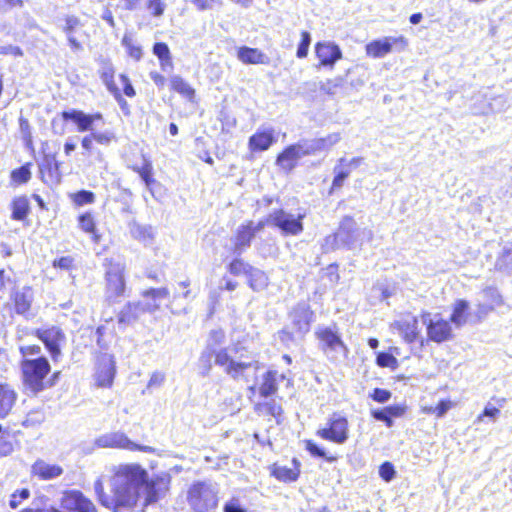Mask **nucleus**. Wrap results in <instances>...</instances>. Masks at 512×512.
<instances>
[{"label":"nucleus","mask_w":512,"mask_h":512,"mask_svg":"<svg viewBox=\"0 0 512 512\" xmlns=\"http://www.w3.org/2000/svg\"><path fill=\"white\" fill-rule=\"evenodd\" d=\"M421 322L426 325L428 338L436 343L448 341L452 337V327L449 321L442 319L439 315L432 317L431 313L421 314Z\"/></svg>","instance_id":"9d476101"},{"label":"nucleus","mask_w":512,"mask_h":512,"mask_svg":"<svg viewBox=\"0 0 512 512\" xmlns=\"http://www.w3.org/2000/svg\"><path fill=\"white\" fill-rule=\"evenodd\" d=\"M293 467L274 465L272 469V475L282 482H293L296 481L300 473V463L297 459L292 461Z\"/></svg>","instance_id":"cd10ccee"},{"label":"nucleus","mask_w":512,"mask_h":512,"mask_svg":"<svg viewBox=\"0 0 512 512\" xmlns=\"http://www.w3.org/2000/svg\"><path fill=\"white\" fill-rule=\"evenodd\" d=\"M105 267V301L108 304H114L125 294V263L120 260L106 259Z\"/></svg>","instance_id":"20e7f679"},{"label":"nucleus","mask_w":512,"mask_h":512,"mask_svg":"<svg viewBox=\"0 0 512 512\" xmlns=\"http://www.w3.org/2000/svg\"><path fill=\"white\" fill-rule=\"evenodd\" d=\"M311 44V35L307 31L301 33V41L298 45L296 55L298 58H305L308 54V49Z\"/></svg>","instance_id":"3c124183"},{"label":"nucleus","mask_w":512,"mask_h":512,"mask_svg":"<svg viewBox=\"0 0 512 512\" xmlns=\"http://www.w3.org/2000/svg\"><path fill=\"white\" fill-rule=\"evenodd\" d=\"M114 74L115 70L112 63L110 61H103L100 69V77L109 92L118 88L114 81Z\"/></svg>","instance_id":"72a5a7b5"},{"label":"nucleus","mask_w":512,"mask_h":512,"mask_svg":"<svg viewBox=\"0 0 512 512\" xmlns=\"http://www.w3.org/2000/svg\"><path fill=\"white\" fill-rule=\"evenodd\" d=\"M371 398L378 403H386L391 398V392L381 388H375Z\"/></svg>","instance_id":"4d7b16f0"},{"label":"nucleus","mask_w":512,"mask_h":512,"mask_svg":"<svg viewBox=\"0 0 512 512\" xmlns=\"http://www.w3.org/2000/svg\"><path fill=\"white\" fill-rule=\"evenodd\" d=\"M452 407L453 403L450 400H442L434 408L435 415L442 418Z\"/></svg>","instance_id":"0e129e2a"},{"label":"nucleus","mask_w":512,"mask_h":512,"mask_svg":"<svg viewBox=\"0 0 512 512\" xmlns=\"http://www.w3.org/2000/svg\"><path fill=\"white\" fill-rule=\"evenodd\" d=\"M341 140V134L331 133L326 137L316 138L311 140H303L309 155L315 154L320 151H328Z\"/></svg>","instance_id":"393cba45"},{"label":"nucleus","mask_w":512,"mask_h":512,"mask_svg":"<svg viewBox=\"0 0 512 512\" xmlns=\"http://www.w3.org/2000/svg\"><path fill=\"white\" fill-rule=\"evenodd\" d=\"M267 224H301L298 220H295L292 215L284 213L282 210L276 211L267 220Z\"/></svg>","instance_id":"a18cd8bd"},{"label":"nucleus","mask_w":512,"mask_h":512,"mask_svg":"<svg viewBox=\"0 0 512 512\" xmlns=\"http://www.w3.org/2000/svg\"><path fill=\"white\" fill-rule=\"evenodd\" d=\"M309 155L304 141L288 146L277 157L276 163L285 171H291L298 160Z\"/></svg>","instance_id":"a211bd4d"},{"label":"nucleus","mask_w":512,"mask_h":512,"mask_svg":"<svg viewBox=\"0 0 512 512\" xmlns=\"http://www.w3.org/2000/svg\"><path fill=\"white\" fill-rule=\"evenodd\" d=\"M30 164L27 163L11 172V180L16 184L27 183L31 178Z\"/></svg>","instance_id":"79ce46f5"},{"label":"nucleus","mask_w":512,"mask_h":512,"mask_svg":"<svg viewBox=\"0 0 512 512\" xmlns=\"http://www.w3.org/2000/svg\"><path fill=\"white\" fill-rule=\"evenodd\" d=\"M277 141L275 130L273 128H259L248 142L249 149L252 152L266 151Z\"/></svg>","instance_id":"412c9836"},{"label":"nucleus","mask_w":512,"mask_h":512,"mask_svg":"<svg viewBox=\"0 0 512 512\" xmlns=\"http://www.w3.org/2000/svg\"><path fill=\"white\" fill-rule=\"evenodd\" d=\"M292 333L303 337L310 331L311 323L314 320V312L306 302L298 303L289 313Z\"/></svg>","instance_id":"9b49d317"},{"label":"nucleus","mask_w":512,"mask_h":512,"mask_svg":"<svg viewBox=\"0 0 512 512\" xmlns=\"http://www.w3.org/2000/svg\"><path fill=\"white\" fill-rule=\"evenodd\" d=\"M496 267L503 271L512 269V243H506L503 246L502 252L496 261Z\"/></svg>","instance_id":"e433bc0d"},{"label":"nucleus","mask_w":512,"mask_h":512,"mask_svg":"<svg viewBox=\"0 0 512 512\" xmlns=\"http://www.w3.org/2000/svg\"><path fill=\"white\" fill-rule=\"evenodd\" d=\"M59 166L55 154L45 153L42 161L39 163L42 181L48 184L59 183L61 179Z\"/></svg>","instance_id":"aec40b11"},{"label":"nucleus","mask_w":512,"mask_h":512,"mask_svg":"<svg viewBox=\"0 0 512 512\" xmlns=\"http://www.w3.org/2000/svg\"><path fill=\"white\" fill-rule=\"evenodd\" d=\"M141 179L145 182L147 188H151V185L156 181L152 178V165L145 163L142 168L137 170Z\"/></svg>","instance_id":"5fc2aeb1"},{"label":"nucleus","mask_w":512,"mask_h":512,"mask_svg":"<svg viewBox=\"0 0 512 512\" xmlns=\"http://www.w3.org/2000/svg\"><path fill=\"white\" fill-rule=\"evenodd\" d=\"M50 369L49 361L45 357L23 359L21 371L25 389L33 394L42 391L44 389V379L50 372Z\"/></svg>","instance_id":"39448f33"},{"label":"nucleus","mask_w":512,"mask_h":512,"mask_svg":"<svg viewBox=\"0 0 512 512\" xmlns=\"http://www.w3.org/2000/svg\"><path fill=\"white\" fill-rule=\"evenodd\" d=\"M224 338L225 335L222 330H215L210 333L208 343L198 360L199 373L202 376L209 375L214 363L235 381L253 382L249 390L255 393L254 380L261 368L260 362L240 344L222 347Z\"/></svg>","instance_id":"f03ea898"},{"label":"nucleus","mask_w":512,"mask_h":512,"mask_svg":"<svg viewBox=\"0 0 512 512\" xmlns=\"http://www.w3.org/2000/svg\"><path fill=\"white\" fill-rule=\"evenodd\" d=\"M94 139H92L91 134L85 135L81 140V147L83 149L82 155L84 157H93L95 161L99 163L104 162L103 154L96 149L94 146Z\"/></svg>","instance_id":"473e14b6"},{"label":"nucleus","mask_w":512,"mask_h":512,"mask_svg":"<svg viewBox=\"0 0 512 512\" xmlns=\"http://www.w3.org/2000/svg\"><path fill=\"white\" fill-rule=\"evenodd\" d=\"M33 334L44 343L54 360L61 355L60 346L65 342L66 337L59 327L49 326L38 328L33 331Z\"/></svg>","instance_id":"f8f14e48"},{"label":"nucleus","mask_w":512,"mask_h":512,"mask_svg":"<svg viewBox=\"0 0 512 512\" xmlns=\"http://www.w3.org/2000/svg\"><path fill=\"white\" fill-rule=\"evenodd\" d=\"M251 269L252 266H250L248 263L244 262L242 259L239 258L234 259L228 266L229 272L235 276H239L242 274L247 276Z\"/></svg>","instance_id":"c03bdc74"},{"label":"nucleus","mask_w":512,"mask_h":512,"mask_svg":"<svg viewBox=\"0 0 512 512\" xmlns=\"http://www.w3.org/2000/svg\"><path fill=\"white\" fill-rule=\"evenodd\" d=\"M224 512H246V509L242 507L238 499H231L224 506Z\"/></svg>","instance_id":"774afa93"},{"label":"nucleus","mask_w":512,"mask_h":512,"mask_svg":"<svg viewBox=\"0 0 512 512\" xmlns=\"http://www.w3.org/2000/svg\"><path fill=\"white\" fill-rule=\"evenodd\" d=\"M95 445L100 448H116L130 451L138 450L146 453L155 452L153 447L136 444L122 432H111L103 434L95 440Z\"/></svg>","instance_id":"1a4fd4ad"},{"label":"nucleus","mask_w":512,"mask_h":512,"mask_svg":"<svg viewBox=\"0 0 512 512\" xmlns=\"http://www.w3.org/2000/svg\"><path fill=\"white\" fill-rule=\"evenodd\" d=\"M31 473L41 480H52L62 475L63 468L39 459L32 465Z\"/></svg>","instance_id":"b1692460"},{"label":"nucleus","mask_w":512,"mask_h":512,"mask_svg":"<svg viewBox=\"0 0 512 512\" xmlns=\"http://www.w3.org/2000/svg\"><path fill=\"white\" fill-rule=\"evenodd\" d=\"M30 496V491L26 488L21 489L19 491H15L9 500V506L12 509H16L19 507V505L22 503L23 500L28 499Z\"/></svg>","instance_id":"603ef678"},{"label":"nucleus","mask_w":512,"mask_h":512,"mask_svg":"<svg viewBox=\"0 0 512 512\" xmlns=\"http://www.w3.org/2000/svg\"><path fill=\"white\" fill-rule=\"evenodd\" d=\"M247 277L249 287L256 292L263 291L269 284L268 276L254 267H252Z\"/></svg>","instance_id":"2f4dec72"},{"label":"nucleus","mask_w":512,"mask_h":512,"mask_svg":"<svg viewBox=\"0 0 512 512\" xmlns=\"http://www.w3.org/2000/svg\"><path fill=\"white\" fill-rule=\"evenodd\" d=\"M119 80H120L121 84L123 85L124 94L130 98L134 97L136 95V92H135V89L132 86L128 76L125 74H120Z\"/></svg>","instance_id":"052dcab7"},{"label":"nucleus","mask_w":512,"mask_h":512,"mask_svg":"<svg viewBox=\"0 0 512 512\" xmlns=\"http://www.w3.org/2000/svg\"><path fill=\"white\" fill-rule=\"evenodd\" d=\"M29 210V202L26 197H18L12 204V216L14 220L22 221Z\"/></svg>","instance_id":"4c0bfd02"},{"label":"nucleus","mask_w":512,"mask_h":512,"mask_svg":"<svg viewBox=\"0 0 512 512\" xmlns=\"http://www.w3.org/2000/svg\"><path fill=\"white\" fill-rule=\"evenodd\" d=\"M315 335L319 340L320 349L331 361H338L340 357L347 358L349 349L341 339L336 325L319 326Z\"/></svg>","instance_id":"0eeeda50"},{"label":"nucleus","mask_w":512,"mask_h":512,"mask_svg":"<svg viewBox=\"0 0 512 512\" xmlns=\"http://www.w3.org/2000/svg\"><path fill=\"white\" fill-rule=\"evenodd\" d=\"M238 59L244 64H269V57L256 48L241 47L237 52Z\"/></svg>","instance_id":"a878e982"},{"label":"nucleus","mask_w":512,"mask_h":512,"mask_svg":"<svg viewBox=\"0 0 512 512\" xmlns=\"http://www.w3.org/2000/svg\"><path fill=\"white\" fill-rule=\"evenodd\" d=\"M316 435L323 440H327L336 444H344L349 437L348 420L334 413L327 421V426L317 430Z\"/></svg>","instance_id":"6e6552de"},{"label":"nucleus","mask_w":512,"mask_h":512,"mask_svg":"<svg viewBox=\"0 0 512 512\" xmlns=\"http://www.w3.org/2000/svg\"><path fill=\"white\" fill-rule=\"evenodd\" d=\"M19 351L23 359H30V356H38L41 353V347L39 345L21 346Z\"/></svg>","instance_id":"13d9d810"},{"label":"nucleus","mask_w":512,"mask_h":512,"mask_svg":"<svg viewBox=\"0 0 512 512\" xmlns=\"http://www.w3.org/2000/svg\"><path fill=\"white\" fill-rule=\"evenodd\" d=\"M395 473L394 466L390 462H384L379 468V475L386 482H390L395 477Z\"/></svg>","instance_id":"6e6d98bb"},{"label":"nucleus","mask_w":512,"mask_h":512,"mask_svg":"<svg viewBox=\"0 0 512 512\" xmlns=\"http://www.w3.org/2000/svg\"><path fill=\"white\" fill-rule=\"evenodd\" d=\"M345 162H346L345 158H340L338 160V164L334 167L335 176H334V179L332 182V187H331L332 190L341 188L343 186L345 179L350 174V169H345V167H344Z\"/></svg>","instance_id":"c9c22d12"},{"label":"nucleus","mask_w":512,"mask_h":512,"mask_svg":"<svg viewBox=\"0 0 512 512\" xmlns=\"http://www.w3.org/2000/svg\"><path fill=\"white\" fill-rule=\"evenodd\" d=\"M216 488L209 482H195L187 491L186 500L194 512H211L218 505Z\"/></svg>","instance_id":"423d86ee"},{"label":"nucleus","mask_w":512,"mask_h":512,"mask_svg":"<svg viewBox=\"0 0 512 512\" xmlns=\"http://www.w3.org/2000/svg\"><path fill=\"white\" fill-rule=\"evenodd\" d=\"M73 258L70 256L61 257L59 259L54 260L53 266L55 268H60L63 270H69L73 266Z\"/></svg>","instance_id":"338daca9"},{"label":"nucleus","mask_w":512,"mask_h":512,"mask_svg":"<svg viewBox=\"0 0 512 512\" xmlns=\"http://www.w3.org/2000/svg\"><path fill=\"white\" fill-rule=\"evenodd\" d=\"M91 137L94 141L103 146H109L112 142L116 141V134L112 130L96 131L93 129Z\"/></svg>","instance_id":"ea45409f"},{"label":"nucleus","mask_w":512,"mask_h":512,"mask_svg":"<svg viewBox=\"0 0 512 512\" xmlns=\"http://www.w3.org/2000/svg\"><path fill=\"white\" fill-rule=\"evenodd\" d=\"M189 287H190L189 280H184V281L178 282L177 287L175 288L174 293H173L171 304H173L176 300H178L180 298L189 299L190 295H191V290Z\"/></svg>","instance_id":"49530a36"},{"label":"nucleus","mask_w":512,"mask_h":512,"mask_svg":"<svg viewBox=\"0 0 512 512\" xmlns=\"http://www.w3.org/2000/svg\"><path fill=\"white\" fill-rule=\"evenodd\" d=\"M315 53L320 61V65L331 69L334 67L335 63L342 58L340 47L330 41L318 42L315 45Z\"/></svg>","instance_id":"6ab92c4d"},{"label":"nucleus","mask_w":512,"mask_h":512,"mask_svg":"<svg viewBox=\"0 0 512 512\" xmlns=\"http://www.w3.org/2000/svg\"><path fill=\"white\" fill-rule=\"evenodd\" d=\"M305 447L306 450L314 457L324 458L328 462H333L336 460V458L333 456H327L326 452L311 440L305 441Z\"/></svg>","instance_id":"de8ad7c7"},{"label":"nucleus","mask_w":512,"mask_h":512,"mask_svg":"<svg viewBox=\"0 0 512 512\" xmlns=\"http://www.w3.org/2000/svg\"><path fill=\"white\" fill-rule=\"evenodd\" d=\"M404 37H384L371 41L365 46L366 54L372 58H383L392 51L393 46L403 50L406 46Z\"/></svg>","instance_id":"dca6fc26"},{"label":"nucleus","mask_w":512,"mask_h":512,"mask_svg":"<svg viewBox=\"0 0 512 512\" xmlns=\"http://www.w3.org/2000/svg\"><path fill=\"white\" fill-rule=\"evenodd\" d=\"M121 43L126 48L128 55L135 61H139L142 58V48L135 43L131 34L126 33Z\"/></svg>","instance_id":"58836bf2"},{"label":"nucleus","mask_w":512,"mask_h":512,"mask_svg":"<svg viewBox=\"0 0 512 512\" xmlns=\"http://www.w3.org/2000/svg\"><path fill=\"white\" fill-rule=\"evenodd\" d=\"M376 363L380 367H388L395 369L398 365L397 359L390 353L380 352L377 355Z\"/></svg>","instance_id":"8fccbe9b"},{"label":"nucleus","mask_w":512,"mask_h":512,"mask_svg":"<svg viewBox=\"0 0 512 512\" xmlns=\"http://www.w3.org/2000/svg\"><path fill=\"white\" fill-rule=\"evenodd\" d=\"M171 88L188 99L194 96V89L180 76H173L170 79Z\"/></svg>","instance_id":"f704fd0d"},{"label":"nucleus","mask_w":512,"mask_h":512,"mask_svg":"<svg viewBox=\"0 0 512 512\" xmlns=\"http://www.w3.org/2000/svg\"><path fill=\"white\" fill-rule=\"evenodd\" d=\"M200 11L211 10L221 4V0H191Z\"/></svg>","instance_id":"bf43d9fd"},{"label":"nucleus","mask_w":512,"mask_h":512,"mask_svg":"<svg viewBox=\"0 0 512 512\" xmlns=\"http://www.w3.org/2000/svg\"><path fill=\"white\" fill-rule=\"evenodd\" d=\"M255 409L259 413H267L273 417H278L282 413V408L274 400L258 403Z\"/></svg>","instance_id":"37998d69"},{"label":"nucleus","mask_w":512,"mask_h":512,"mask_svg":"<svg viewBox=\"0 0 512 512\" xmlns=\"http://www.w3.org/2000/svg\"><path fill=\"white\" fill-rule=\"evenodd\" d=\"M372 416L379 421L385 422L387 427H392L393 421L388 412L385 410V408L380 410H373Z\"/></svg>","instance_id":"e2e57ef3"},{"label":"nucleus","mask_w":512,"mask_h":512,"mask_svg":"<svg viewBox=\"0 0 512 512\" xmlns=\"http://www.w3.org/2000/svg\"><path fill=\"white\" fill-rule=\"evenodd\" d=\"M393 327L402 335L403 339L412 343L419 336L418 319L415 316L407 315L393 323Z\"/></svg>","instance_id":"5701e85b"},{"label":"nucleus","mask_w":512,"mask_h":512,"mask_svg":"<svg viewBox=\"0 0 512 512\" xmlns=\"http://www.w3.org/2000/svg\"><path fill=\"white\" fill-rule=\"evenodd\" d=\"M17 394L8 385H0V418L8 415L15 404Z\"/></svg>","instance_id":"c85d7f7f"},{"label":"nucleus","mask_w":512,"mask_h":512,"mask_svg":"<svg viewBox=\"0 0 512 512\" xmlns=\"http://www.w3.org/2000/svg\"><path fill=\"white\" fill-rule=\"evenodd\" d=\"M254 234L255 231L251 226H242L234 240V253L237 255L242 254V252L250 245V241Z\"/></svg>","instance_id":"7c9ffc66"},{"label":"nucleus","mask_w":512,"mask_h":512,"mask_svg":"<svg viewBox=\"0 0 512 512\" xmlns=\"http://www.w3.org/2000/svg\"><path fill=\"white\" fill-rule=\"evenodd\" d=\"M153 53L158 57L159 60L171 56L168 45L162 42L156 43L154 45Z\"/></svg>","instance_id":"680f3d73"},{"label":"nucleus","mask_w":512,"mask_h":512,"mask_svg":"<svg viewBox=\"0 0 512 512\" xmlns=\"http://www.w3.org/2000/svg\"><path fill=\"white\" fill-rule=\"evenodd\" d=\"M131 234L134 238L147 245L153 238L152 226H133Z\"/></svg>","instance_id":"a19ab883"},{"label":"nucleus","mask_w":512,"mask_h":512,"mask_svg":"<svg viewBox=\"0 0 512 512\" xmlns=\"http://www.w3.org/2000/svg\"><path fill=\"white\" fill-rule=\"evenodd\" d=\"M470 304L464 299H458L453 303L450 322L456 327L460 328L468 322H478L475 313H469Z\"/></svg>","instance_id":"4be33fe9"},{"label":"nucleus","mask_w":512,"mask_h":512,"mask_svg":"<svg viewBox=\"0 0 512 512\" xmlns=\"http://www.w3.org/2000/svg\"><path fill=\"white\" fill-rule=\"evenodd\" d=\"M15 311L17 314L27 316L33 301V292L30 287H23L21 291H17L13 296Z\"/></svg>","instance_id":"bb28decb"},{"label":"nucleus","mask_w":512,"mask_h":512,"mask_svg":"<svg viewBox=\"0 0 512 512\" xmlns=\"http://www.w3.org/2000/svg\"><path fill=\"white\" fill-rule=\"evenodd\" d=\"M170 295L169 289L151 288L142 293L144 298L143 302L128 303L119 314L120 323H130L139 317L144 312H155L160 308V301L168 298Z\"/></svg>","instance_id":"7ed1b4c3"},{"label":"nucleus","mask_w":512,"mask_h":512,"mask_svg":"<svg viewBox=\"0 0 512 512\" xmlns=\"http://www.w3.org/2000/svg\"><path fill=\"white\" fill-rule=\"evenodd\" d=\"M62 117L64 120H71L76 125L78 132H91L96 122H103V115L99 112L87 114L76 109L62 112Z\"/></svg>","instance_id":"f3484780"},{"label":"nucleus","mask_w":512,"mask_h":512,"mask_svg":"<svg viewBox=\"0 0 512 512\" xmlns=\"http://www.w3.org/2000/svg\"><path fill=\"white\" fill-rule=\"evenodd\" d=\"M503 304V299L497 289L493 287L485 288L480 293L475 317L477 321H482L490 312Z\"/></svg>","instance_id":"2eb2a0df"},{"label":"nucleus","mask_w":512,"mask_h":512,"mask_svg":"<svg viewBox=\"0 0 512 512\" xmlns=\"http://www.w3.org/2000/svg\"><path fill=\"white\" fill-rule=\"evenodd\" d=\"M61 507L73 512H97L95 504L79 490L65 491L61 497Z\"/></svg>","instance_id":"4468645a"},{"label":"nucleus","mask_w":512,"mask_h":512,"mask_svg":"<svg viewBox=\"0 0 512 512\" xmlns=\"http://www.w3.org/2000/svg\"><path fill=\"white\" fill-rule=\"evenodd\" d=\"M71 197L73 202L78 206L91 204L95 201V194L87 190H81L73 194Z\"/></svg>","instance_id":"09e8293b"},{"label":"nucleus","mask_w":512,"mask_h":512,"mask_svg":"<svg viewBox=\"0 0 512 512\" xmlns=\"http://www.w3.org/2000/svg\"><path fill=\"white\" fill-rule=\"evenodd\" d=\"M165 381L164 373L155 371L151 374L147 388L160 387Z\"/></svg>","instance_id":"69168bd1"},{"label":"nucleus","mask_w":512,"mask_h":512,"mask_svg":"<svg viewBox=\"0 0 512 512\" xmlns=\"http://www.w3.org/2000/svg\"><path fill=\"white\" fill-rule=\"evenodd\" d=\"M278 373L277 371H267L262 378V382L259 386V393L262 397H269L276 393L278 389L277 383Z\"/></svg>","instance_id":"c756f323"},{"label":"nucleus","mask_w":512,"mask_h":512,"mask_svg":"<svg viewBox=\"0 0 512 512\" xmlns=\"http://www.w3.org/2000/svg\"><path fill=\"white\" fill-rule=\"evenodd\" d=\"M166 5L163 0H148L147 9L151 15L160 17L165 11Z\"/></svg>","instance_id":"864d4df0"},{"label":"nucleus","mask_w":512,"mask_h":512,"mask_svg":"<svg viewBox=\"0 0 512 512\" xmlns=\"http://www.w3.org/2000/svg\"><path fill=\"white\" fill-rule=\"evenodd\" d=\"M116 374V365L114 356L111 354H101L98 357L95 371V381L97 386L109 388L113 384Z\"/></svg>","instance_id":"ddd939ff"},{"label":"nucleus","mask_w":512,"mask_h":512,"mask_svg":"<svg viewBox=\"0 0 512 512\" xmlns=\"http://www.w3.org/2000/svg\"><path fill=\"white\" fill-rule=\"evenodd\" d=\"M109 480L111 496L104 490V480L94 482L98 501L113 512H134L156 503L168 490L169 480L165 477L149 479L147 471L138 464H122L112 469Z\"/></svg>","instance_id":"f257e3e1"}]
</instances>
